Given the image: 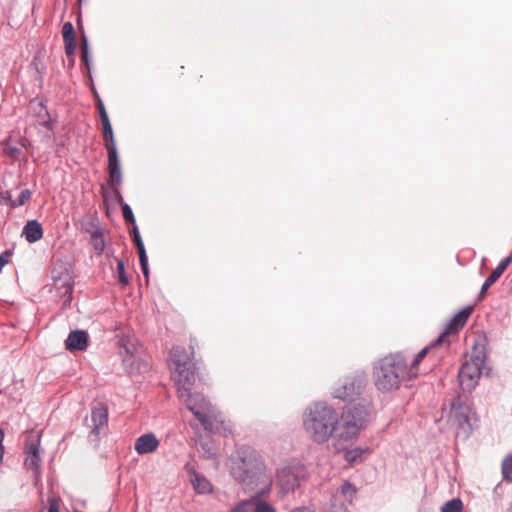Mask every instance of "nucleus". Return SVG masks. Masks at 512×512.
<instances>
[{
    "label": "nucleus",
    "instance_id": "1",
    "mask_svg": "<svg viewBox=\"0 0 512 512\" xmlns=\"http://www.w3.org/2000/svg\"><path fill=\"white\" fill-rule=\"evenodd\" d=\"M232 474L245 489L262 497L270 492L272 479L263 462L254 454L238 458L232 462Z\"/></svg>",
    "mask_w": 512,
    "mask_h": 512
},
{
    "label": "nucleus",
    "instance_id": "2",
    "mask_svg": "<svg viewBox=\"0 0 512 512\" xmlns=\"http://www.w3.org/2000/svg\"><path fill=\"white\" fill-rule=\"evenodd\" d=\"M338 423L336 411L325 404H315L303 415V427L310 439L324 443L333 435Z\"/></svg>",
    "mask_w": 512,
    "mask_h": 512
},
{
    "label": "nucleus",
    "instance_id": "3",
    "mask_svg": "<svg viewBox=\"0 0 512 512\" xmlns=\"http://www.w3.org/2000/svg\"><path fill=\"white\" fill-rule=\"evenodd\" d=\"M179 397L185 404L188 410L201 422L205 429L218 432H231V425L229 421L216 411L213 405L199 393H186L182 392Z\"/></svg>",
    "mask_w": 512,
    "mask_h": 512
},
{
    "label": "nucleus",
    "instance_id": "4",
    "mask_svg": "<svg viewBox=\"0 0 512 512\" xmlns=\"http://www.w3.org/2000/svg\"><path fill=\"white\" fill-rule=\"evenodd\" d=\"M405 377L409 378L408 365L400 355L384 358L374 370L375 385L383 391L397 388Z\"/></svg>",
    "mask_w": 512,
    "mask_h": 512
},
{
    "label": "nucleus",
    "instance_id": "5",
    "mask_svg": "<svg viewBox=\"0 0 512 512\" xmlns=\"http://www.w3.org/2000/svg\"><path fill=\"white\" fill-rule=\"evenodd\" d=\"M367 416V412L364 407L357 406L353 408H347L338 418L336 425L335 437L338 441H350L355 439L363 427Z\"/></svg>",
    "mask_w": 512,
    "mask_h": 512
},
{
    "label": "nucleus",
    "instance_id": "6",
    "mask_svg": "<svg viewBox=\"0 0 512 512\" xmlns=\"http://www.w3.org/2000/svg\"><path fill=\"white\" fill-rule=\"evenodd\" d=\"M185 352L181 348H174L171 351L172 377L178 386V395L182 396L183 390L186 393L191 392V387L195 381L194 371L191 364L185 360Z\"/></svg>",
    "mask_w": 512,
    "mask_h": 512
},
{
    "label": "nucleus",
    "instance_id": "7",
    "mask_svg": "<svg viewBox=\"0 0 512 512\" xmlns=\"http://www.w3.org/2000/svg\"><path fill=\"white\" fill-rule=\"evenodd\" d=\"M305 467L300 464H291L278 470L276 485L281 496L294 492L300 482L305 478Z\"/></svg>",
    "mask_w": 512,
    "mask_h": 512
},
{
    "label": "nucleus",
    "instance_id": "8",
    "mask_svg": "<svg viewBox=\"0 0 512 512\" xmlns=\"http://www.w3.org/2000/svg\"><path fill=\"white\" fill-rule=\"evenodd\" d=\"M484 362L485 357L482 352H479L462 365L458 377L459 383L464 390L470 391L477 385Z\"/></svg>",
    "mask_w": 512,
    "mask_h": 512
},
{
    "label": "nucleus",
    "instance_id": "9",
    "mask_svg": "<svg viewBox=\"0 0 512 512\" xmlns=\"http://www.w3.org/2000/svg\"><path fill=\"white\" fill-rule=\"evenodd\" d=\"M105 146L108 151V168L110 179L119 184L122 180L120 161L110 121L102 123Z\"/></svg>",
    "mask_w": 512,
    "mask_h": 512
},
{
    "label": "nucleus",
    "instance_id": "10",
    "mask_svg": "<svg viewBox=\"0 0 512 512\" xmlns=\"http://www.w3.org/2000/svg\"><path fill=\"white\" fill-rule=\"evenodd\" d=\"M119 353L123 364L130 373L142 371V349L136 341L127 337L121 338Z\"/></svg>",
    "mask_w": 512,
    "mask_h": 512
},
{
    "label": "nucleus",
    "instance_id": "11",
    "mask_svg": "<svg viewBox=\"0 0 512 512\" xmlns=\"http://www.w3.org/2000/svg\"><path fill=\"white\" fill-rule=\"evenodd\" d=\"M450 420L458 425V428L467 435L475 422L474 413L471 408L461 402L453 403L451 406Z\"/></svg>",
    "mask_w": 512,
    "mask_h": 512
},
{
    "label": "nucleus",
    "instance_id": "12",
    "mask_svg": "<svg viewBox=\"0 0 512 512\" xmlns=\"http://www.w3.org/2000/svg\"><path fill=\"white\" fill-rule=\"evenodd\" d=\"M52 278L55 288L62 293L63 304L65 306L70 305L72 300V277L69 270L66 267H60V270L55 267L52 271Z\"/></svg>",
    "mask_w": 512,
    "mask_h": 512
},
{
    "label": "nucleus",
    "instance_id": "13",
    "mask_svg": "<svg viewBox=\"0 0 512 512\" xmlns=\"http://www.w3.org/2000/svg\"><path fill=\"white\" fill-rule=\"evenodd\" d=\"M159 444L160 442L155 434L146 433L136 439L134 448L139 455H145L155 452Z\"/></svg>",
    "mask_w": 512,
    "mask_h": 512
},
{
    "label": "nucleus",
    "instance_id": "14",
    "mask_svg": "<svg viewBox=\"0 0 512 512\" xmlns=\"http://www.w3.org/2000/svg\"><path fill=\"white\" fill-rule=\"evenodd\" d=\"M39 442L40 439L37 437L35 440H32L26 445V458H25V466L28 469L38 472V469L41 465V458L39 455Z\"/></svg>",
    "mask_w": 512,
    "mask_h": 512
},
{
    "label": "nucleus",
    "instance_id": "15",
    "mask_svg": "<svg viewBox=\"0 0 512 512\" xmlns=\"http://www.w3.org/2000/svg\"><path fill=\"white\" fill-rule=\"evenodd\" d=\"M88 345V335L83 330H75L72 331L66 341L65 347L67 350L73 351H83L87 348Z\"/></svg>",
    "mask_w": 512,
    "mask_h": 512
},
{
    "label": "nucleus",
    "instance_id": "16",
    "mask_svg": "<svg viewBox=\"0 0 512 512\" xmlns=\"http://www.w3.org/2000/svg\"><path fill=\"white\" fill-rule=\"evenodd\" d=\"M472 309L467 307L458 312L447 324L446 331L439 337L438 342H442L447 334L457 332L464 326Z\"/></svg>",
    "mask_w": 512,
    "mask_h": 512
},
{
    "label": "nucleus",
    "instance_id": "17",
    "mask_svg": "<svg viewBox=\"0 0 512 512\" xmlns=\"http://www.w3.org/2000/svg\"><path fill=\"white\" fill-rule=\"evenodd\" d=\"M512 261V256H508L505 259H503L497 268L491 273V275L485 280V282L482 285L481 291H480V297L482 298L488 288L495 283L499 277L502 275V273L505 271V269L508 267V265Z\"/></svg>",
    "mask_w": 512,
    "mask_h": 512
},
{
    "label": "nucleus",
    "instance_id": "18",
    "mask_svg": "<svg viewBox=\"0 0 512 512\" xmlns=\"http://www.w3.org/2000/svg\"><path fill=\"white\" fill-rule=\"evenodd\" d=\"M107 420L108 412L106 407L103 405L95 407L91 413L92 432L97 435L99 430L107 424Z\"/></svg>",
    "mask_w": 512,
    "mask_h": 512
},
{
    "label": "nucleus",
    "instance_id": "19",
    "mask_svg": "<svg viewBox=\"0 0 512 512\" xmlns=\"http://www.w3.org/2000/svg\"><path fill=\"white\" fill-rule=\"evenodd\" d=\"M22 235L30 243L40 240L43 235L41 224L36 220L28 221L23 228Z\"/></svg>",
    "mask_w": 512,
    "mask_h": 512
},
{
    "label": "nucleus",
    "instance_id": "20",
    "mask_svg": "<svg viewBox=\"0 0 512 512\" xmlns=\"http://www.w3.org/2000/svg\"><path fill=\"white\" fill-rule=\"evenodd\" d=\"M246 503H249L250 512H277L274 506L261 497H251Z\"/></svg>",
    "mask_w": 512,
    "mask_h": 512
},
{
    "label": "nucleus",
    "instance_id": "21",
    "mask_svg": "<svg viewBox=\"0 0 512 512\" xmlns=\"http://www.w3.org/2000/svg\"><path fill=\"white\" fill-rule=\"evenodd\" d=\"M191 483L193 485L194 490L197 493H210L212 491V485L211 483L202 475L200 474H194L193 478L191 479Z\"/></svg>",
    "mask_w": 512,
    "mask_h": 512
},
{
    "label": "nucleus",
    "instance_id": "22",
    "mask_svg": "<svg viewBox=\"0 0 512 512\" xmlns=\"http://www.w3.org/2000/svg\"><path fill=\"white\" fill-rule=\"evenodd\" d=\"M90 238L94 250L98 254L102 253L105 248V240L102 231L100 229H95L91 232Z\"/></svg>",
    "mask_w": 512,
    "mask_h": 512
},
{
    "label": "nucleus",
    "instance_id": "23",
    "mask_svg": "<svg viewBox=\"0 0 512 512\" xmlns=\"http://www.w3.org/2000/svg\"><path fill=\"white\" fill-rule=\"evenodd\" d=\"M341 495L349 502H351L357 493L356 488L348 482H345L340 487Z\"/></svg>",
    "mask_w": 512,
    "mask_h": 512
},
{
    "label": "nucleus",
    "instance_id": "24",
    "mask_svg": "<svg viewBox=\"0 0 512 512\" xmlns=\"http://www.w3.org/2000/svg\"><path fill=\"white\" fill-rule=\"evenodd\" d=\"M462 507L460 499H452L442 506L441 512H461Z\"/></svg>",
    "mask_w": 512,
    "mask_h": 512
},
{
    "label": "nucleus",
    "instance_id": "25",
    "mask_svg": "<svg viewBox=\"0 0 512 512\" xmlns=\"http://www.w3.org/2000/svg\"><path fill=\"white\" fill-rule=\"evenodd\" d=\"M428 348L422 349L415 359L411 362L410 368H408L409 378H413L417 375L416 366L420 363V361L425 357L427 354Z\"/></svg>",
    "mask_w": 512,
    "mask_h": 512
},
{
    "label": "nucleus",
    "instance_id": "26",
    "mask_svg": "<svg viewBox=\"0 0 512 512\" xmlns=\"http://www.w3.org/2000/svg\"><path fill=\"white\" fill-rule=\"evenodd\" d=\"M365 450L362 448H353L345 452V460L353 464L361 459V456Z\"/></svg>",
    "mask_w": 512,
    "mask_h": 512
},
{
    "label": "nucleus",
    "instance_id": "27",
    "mask_svg": "<svg viewBox=\"0 0 512 512\" xmlns=\"http://www.w3.org/2000/svg\"><path fill=\"white\" fill-rule=\"evenodd\" d=\"M62 34H63L64 42L76 40L74 27L70 22L64 23L63 28H62Z\"/></svg>",
    "mask_w": 512,
    "mask_h": 512
},
{
    "label": "nucleus",
    "instance_id": "28",
    "mask_svg": "<svg viewBox=\"0 0 512 512\" xmlns=\"http://www.w3.org/2000/svg\"><path fill=\"white\" fill-rule=\"evenodd\" d=\"M502 472L505 479L512 482V456L506 457L502 464Z\"/></svg>",
    "mask_w": 512,
    "mask_h": 512
},
{
    "label": "nucleus",
    "instance_id": "29",
    "mask_svg": "<svg viewBox=\"0 0 512 512\" xmlns=\"http://www.w3.org/2000/svg\"><path fill=\"white\" fill-rule=\"evenodd\" d=\"M133 240L135 242V245L138 249V253L141 254V253H145V247H144V244H143V241L141 239V236H140V233H139V230L136 226H134L133 228Z\"/></svg>",
    "mask_w": 512,
    "mask_h": 512
},
{
    "label": "nucleus",
    "instance_id": "30",
    "mask_svg": "<svg viewBox=\"0 0 512 512\" xmlns=\"http://www.w3.org/2000/svg\"><path fill=\"white\" fill-rule=\"evenodd\" d=\"M343 389H344L343 391H340V390L336 391L335 396L338 398L347 399L356 393L354 385H351V386L344 385Z\"/></svg>",
    "mask_w": 512,
    "mask_h": 512
},
{
    "label": "nucleus",
    "instance_id": "31",
    "mask_svg": "<svg viewBox=\"0 0 512 512\" xmlns=\"http://www.w3.org/2000/svg\"><path fill=\"white\" fill-rule=\"evenodd\" d=\"M31 197V192L28 189L22 190L17 199L12 202L13 206H20L25 204Z\"/></svg>",
    "mask_w": 512,
    "mask_h": 512
},
{
    "label": "nucleus",
    "instance_id": "32",
    "mask_svg": "<svg viewBox=\"0 0 512 512\" xmlns=\"http://www.w3.org/2000/svg\"><path fill=\"white\" fill-rule=\"evenodd\" d=\"M117 273H118L119 281L125 285L128 284L129 281L125 275V266H124V262L122 260L117 261Z\"/></svg>",
    "mask_w": 512,
    "mask_h": 512
},
{
    "label": "nucleus",
    "instance_id": "33",
    "mask_svg": "<svg viewBox=\"0 0 512 512\" xmlns=\"http://www.w3.org/2000/svg\"><path fill=\"white\" fill-rule=\"evenodd\" d=\"M122 210H123V217L126 221H129L131 223H135V218L133 216V212L131 210V208L129 207V205L127 204H124L123 207H122Z\"/></svg>",
    "mask_w": 512,
    "mask_h": 512
},
{
    "label": "nucleus",
    "instance_id": "34",
    "mask_svg": "<svg viewBox=\"0 0 512 512\" xmlns=\"http://www.w3.org/2000/svg\"><path fill=\"white\" fill-rule=\"evenodd\" d=\"M81 50H82V60L85 63V65L87 67H89V51H88V44H87V41L85 38L83 39Z\"/></svg>",
    "mask_w": 512,
    "mask_h": 512
},
{
    "label": "nucleus",
    "instance_id": "35",
    "mask_svg": "<svg viewBox=\"0 0 512 512\" xmlns=\"http://www.w3.org/2000/svg\"><path fill=\"white\" fill-rule=\"evenodd\" d=\"M139 260H140V264H141V267L143 270V274L145 276H148V259H147L146 252L139 254Z\"/></svg>",
    "mask_w": 512,
    "mask_h": 512
},
{
    "label": "nucleus",
    "instance_id": "36",
    "mask_svg": "<svg viewBox=\"0 0 512 512\" xmlns=\"http://www.w3.org/2000/svg\"><path fill=\"white\" fill-rule=\"evenodd\" d=\"M98 110H99V114H100V118H101V122L102 123L110 121L102 101L98 102Z\"/></svg>",
    "mask_w": 512,
    "mask_h": 512
},
{
    "label": "nucleus",
    "instance_id": "37",
    "mask_svg": "<svg viewBox=\"0 0 512 512\" xmlns=\"http://www.w3.org/2000/svg\"><path fill=\"white\" fill-rule=\"evenodd\" d=\"M229 512H250L249 503H246V501H243L239 503L236 507H234Z\"/></svg>",
    "mask_w": 512,
    "mask_h": 512
},
{
    "label": "nucleus",
    "instance_id": "38",
    "mask_svg": "<svg viewBox=\"0 0 512 512\" xmlns=\"http://www.w3.org/2000/svg\"><path fill=\"white\" fill-rule=\"evenodd\" d=\"M59 508H60V500L58 498L50 499L48 512H60Z\"/></svg>",
    "mask_w": 512,
    "mask_h": 512
},
{
    "label": "nucleus",
    "instance_id": "39",
    "mask_svg": "<svg viewBox=\"0 0 512 512\" xmlns=\"http://www.w3.org/2000/svg\"><path fill=\"white\" fill-rule=\"evenodd\" d=\"M65 43V52L68 56L72 55L75 52L76 49V40L74 41H68Z\"/></svg>",
    "mask_w": 512,
    "mask_h": 512
},
{
    "label": "nucleus",
    "instance_id": "40",
    "mask_svg": "<svg viewBox=\"0 0 512 512\" xmlns=\"http://www.w3.org/2000/svg\"><path fill=\"white\" fill-rule=\"evenodd\" d=\"M9 256V251H5L0 255V270L9 262Z\"/></svg>",
    "mask_w": 512,
    "mask_h": 512
},
{
    "label": "nucleus",
    "instance_id": "41",
    "mask_svg": "<svg viewBox=\"0 0 512 512\" xmlns=\"http://www.w3.org/2000/svg\"><path fill=\"white\" fill-rule=\"evenodd\" d=\"M292 512H315V510L310 506H303L293 509Z\"/></svg>",
    "mask_w": 512,
    "mask_h": 512
},
{
    "label": "nucleus",
    "instance_id": "42",
    "mask_svg": "<svg viewBox=\"0 0 512 512\" xmlns=\"http://www.w3.org/2000/svg\"><path fill=\"white\" fill-rule=\"evenodd\" d=\"M37 108H39L41 111L44 110L41 102L36 101V100L31 101L30 102V109L35 110Z\"/></svg>",
    "mask_w": 512,
    "mask_h": 512
},
{
    "label": "nucleus",
    "instance_id": "43",
    "mask_svg": "<svg viewBox=\"0 0 512 512\" xmlns=\"http://www.w3.org/2000/svg\"><path fill=\"white\" fill-rule=\"evenodd\" d=\"M5 152L7 154H9L10 156H12V157H17V155L19 153V150L17 148H10V147H8V148L5 149Z\"/></svg>",
    "mask_w": 512,
    "mask_h": 512
},
{
    "label": "nucleus",
    "instance_id": "44",
    "mask_svg": "<svg viewBox=\"0 0 512 512\" xmlns=\"http://www.w3.org/2000/svg\"><path fill=\"white\" fill-rule=\"evenodd\" d=\"M3 439H4V433L2 430H0V446L2 445Z\"/></svg>",
    "mask_w": 512,
    "mask_h": 512
}]
</instances>
